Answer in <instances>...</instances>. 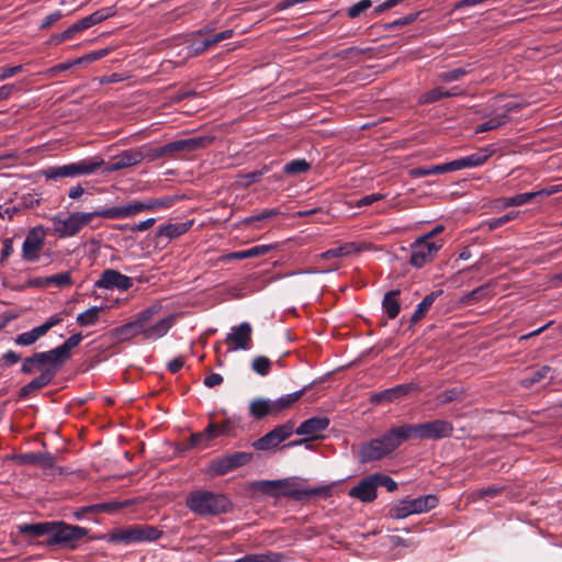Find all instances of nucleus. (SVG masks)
<instances>
[{
    "mask_svg": "<svg viewBox=\"0 0 562 562\" xmlns=\"http://www.w3.org/2000/svg\"><path fill=\"white\" fill-rule=\"evenodd\" d=\"M53 366V359L48 351L37 352L32 357L25 358L22 363L23 373H32L34 370H43V368Z\"/></svg>",
    "mask_w": 562,
    "mask_h": 562,
    "instance_id": "nucleus-25",
    "label": "nucleus"
},
{
    "mask_svg": "<svg viewBox=\"0 0 562 562\" xmlns=\"http://www.w3.org/2000/svg\"><path fill=\"white\" fill-rule=\"evenodd\" d=\"M172 203L173 198L170 196L148 199L145 201H131L124 205L113 206L114 212H112V215H115V220L130 218L142 212L168 209Z\"/></svg>",
    "mask_w": 562,
    "mask_h": 562,
    "instance_id": "nucleus-9",
    "label": "nucleus"
},
{
    "mask_svg": "<svg viewBox=\"0 0 562 562\" xmlns=\"http://www.w3.org/2000/svg\"><path fill=\"white\" fill-rule=\"evenodd\" d=\"M443 240H428L424 236L418 237L411 245L409 263L415 268H422L431 261L442 248Z\"/></svg>",
    "mask_w": 562,
    "mask_h": 562,
    "instance_id": "nucleus-10",
    "label": "nucleus"
},
{
    "mask_svg": "<svg viewBox=\"0 0 562 562\" xmlns=\"http://www.w3.org/2000/svg\"><path fill=\"white\" fill-rule=\"evenodd\" d=\"M13 254V239L5 238L2 241V250L0 255V263L3 265L8 258Z\"/></svg>",
    "mask_w": 562,
    "mask_h": 562,
    "instance_id": "nucleus-62",
    "label": "nucleus"
},
{
    "mask_svg": "<svg viewBox=\"0 0 562 562\" xmlns=\"http://www.w3.org/2000/svg\"><path fill=\"white\" fill-rule=\"evenodd\" d=\"M157 313V308L149 307L142 312H139L135 319L128 322L122 326H119L113 329V336L119 341H127L132 338L142 335V323L145 321H150V318Z\"/></svg>",
    "mask_w": 562,
    "mask_h": 562,
    "instance_id": "nucleus-13",
    "label": "nucleus"
},
{
    "mask_svg": "<svg viewBox=\"0 0 562 562\" xmlns=\"http://www.w3.org/2000/svg\"><path fill=\"white\" fill-rule=\"evenodd\" d=\"M259 484H260V490L263 493H267V494H270L273 496L284 495V496L297 497V494H299L295 491L285 490L289 485L288 480L262 481Z\"/></svg>",
    "mask_w": 562,
    "mask_h": 562,
    "instance_id": "nucleus-26",
    "label": "nucleus"
},
{
    "mask_svg": "<svg viewBox=\"0 0 562 562\" xmlns=\"http://www.w3.org/2000/svg\"><path fill=\"white\" fill-rule=\"evenodd\" d=\"M103 306H92L77 315L76 322L79 326L88 327L98 323Z\"/></svg>",
    "mask_w": 562,
    "mask_h": 562,
    "instance_id": "nucleus-36",
    "label": "nucleus"
},
{
    "mask_svg": "<svg viewBox=\"0 0 562 562\" xmlns=\"http://www.w3.org/2000/svg\"><path fill=\"white\" fill-rule=\"evenodd\" d=\"M186 505L195 515L217 516L226 513L231 503L224 494L198 490L187 495Z\"/></svg>",
    "mask_w": 562,
    "mask_h": 562,
    "instance_id": "nucleus-2",
    "label": "nucleus"
},
{
    "mask_svg": "<svg viewBox=\"0 0 562 562\" xmlns=\"http://www.w3.org/2000/svg\"><path fill=\"white\" fill-rule=\"evenodd\" d=\"M551 371V368L548 367V366H543L539 369H537L536 371L532 372V374L529 376V378H525L521 380V385L524 387H529L531 386L532 384L535 383H539L541 382L544 378L548 376V374L550 373Z\"/></svg>",
    "mask_w": 562,
    "mask_h": 562,
    "instance_id": "nucleus-44",
    "label": "nucleus"
},
{
    "mask_svg": "<svg viewBox=\"0 0 562 562\" xmlns=\"http://www.w3.org/2000/svg\"><path fill=\"white\" fill-rule=\"evenodd\" d=\"M422 389L417 383L411 382L406 384H398L394 387H390L386 390H383L381 392L374 393L370 402L372 404H380L383 402H395L398 400H402L403 397L407 396L412 392H419Z\"/></svg>",
    "mask_w": 562,
    "mask_h": 562,
    "instance_id": "nucleus-17",
    "label": "nucleus"
},
{
    "mask_svg": "<svg viewBox=\"0 0 562 562\" xmlns=\"http://www.w3.org/2000/svg\"><path fill=\"white\" fill-rule=\"evenodd\" d=\"M364 244H357V243H345L336 248L329 249L327 251H324L319 255L322 259H329V258H338V257H345L352 254L360 252L363 250Z\"/></svg>",
    "mask_w": 562,
    "mask_h": 562,
    "instance_id": "nucleus-27",
    "label": "nucleus"
},
{
    "mask_svg": "<svg viewBox=\"0 0 562 562\" xmlns=\"http://www.w3.org/2000/svg\"><path fill=\"white\" fill-rule=\"evenodd\" d=\"M503 491L502 486H487L471 492L470 498L472 501L494 498L499 495Z\"/></svg>",
    "mask_w": 562,
    "mask_h": 562,
    "instance_id": "nucleus-43",
    "label": "nucleus"
},
{
    "mask_svg": "<svg viewBox=\"0 0 562 562\" xmlns=\"http://www.w3.org/2000/svg\"><path fill=\"white\" fill-rule=\"evenodd\" d=\"M452 171H453V167H452L451 161H449L446 164L436 165V166H431V167L414 168L409 171V173L414 178H419V177H426V176H430V175H439V173H446V172H452Z\"/></svg>",
    "mask_w": 562,
    "mask_h": 562,
    "instance_id": "nucleus-33",
    "label": "nucleus"
},
{
    "mask_svg": "<svg viewBox=\"0 0 562 562\" xmlns=\"http://www.w3.org/2000/svg\"><path fill=\"white\" fill-rule=\"evenodd\" d=\"M376 487L384 486L389 492H394L397 488V483L389 475L383 473H373Z\"/></svg>",
    "mask_w": 562,
    "mask_h": 562,
    "instance_id": "nucleus-54",
    "label": "nucleus"
},
{
    "mask_svg": "<svg viewBox=\"0 0 562 562\" xmlns=\"http://www.w3.org/2000/svg\"><path fill=\"white\" fill-rule=\"evenodd\" d=\"M149 321L142 323V336L146 340H156L164 337L172 327L175 317L168 316L159 319L155 324L148 325Z\"/></svg>",
    "mask_w": 562,
    "mask_h": 562,
    "instance_id": "nucleus-22",
    "label": "nucleus"
},
{
    "mask_svg": "<svg viewBox=\"0 0 562 562\" xmlns=\"http://www.w3.org/2000/svg\"><path fill=\"white\" fill-rule=\"evenodd\" d=\"M190 223H170L164 226H160L157 231L156 235L158 238L165 237L167 239H173L177 238L184 233H187L190 228Z\"/></svg>",
    "mask_w": 562,
    "mask_h": 562,
    "instance_id": "nucleus-31",
    "label": "nucleus"
},
{
    "mask_svg": "<svg viewBox=\"0 0 562 562\" xmlns=\"http://www.w3.org/2000/svg\"><path fill=\"white\" fill-rule=\"evenodd\" d=\"M116 13V10L114 7H104L101 8L94 12L91 13L92 18L94 19L95 23L99 24L109 18L114 16Z\"/></svg>",
    "mask_w": 562,
    "mask_h": 562,
    "instance_id": "nucleus-58",
    "label": "nucleus"
},
{
    "mask_svg": "<svg viewBox=\"0 0 562 562\" xmlns=\"http://www.w3.org/2000/svg\"><path fill=\"white\" fill-rule=\"evenodd\" d=\"M58 370L59 368L54 363L53 366L43 368V370H41V374L37 378L33 379L30 383L25 384L21 389V396H30L35 391L48 385Z\"/></svg>",
    "mask_w": 562,
    "mask_h": 562,
    "instance_id": "nucleus-23",
    "label": "nucleus"
},
{
    "mask_svg": "<svg viewBox=\"0 0 562 562\" xmlns=\"http://www.w3.org/2000/svg\"><path fill=\"white\" fill-rule=\"evenodd\" d=\"M311 169V164L305 159H294L284 165L283 171L286 175L295 176L305 173Z\"/></svg>",
    "mask_w": 562,
    "mask_h": 562,
    "instance_id": "nucleus-42",
    "label": "nucleus"
},
{
    "mask_svg": "<svg viewBox=\"0 0 562 562\" xmlns=\"http://www.w3.org/2000/svg\"><path fill=\"white\" fill-rule=\"evenodd\" d=\"M402 437L408 439H431L438 440L448 438L453 432V425L450 422L435 419L431 422L401 426Z\"/></svg>",
    "mask_w": 562,
    "mask_h": 562,
    "instance_id": "nucleus-4",
    "label": "nucleus"
},
{
    "mask_svg": "<svg viewBox=\"0 0 562 562\" xmlns=\"http://www.w3.org/2000/svg\"><path fill=\"white\" fill-rule=\"evenodd\" d=\"M204 142L205 139L201 137L171 142L161 148V153L165 154L179 150H193L200 146H203Z\"/></svg>",
    "mask_w": 562,
    "mask_h": 562,
    "instance_id": "nucleus-29",
    "label": "nucleus"
},
{
    "mask_svg": "<svg viewBox=\"0 0 562 562\" xmlns=\"http://www.w3.org/2000/svg\"><path fill=\"white\" fill-rule=\"evenodd\" d=\"M45 232L42 226L33 227L26 235L22 245V257L26 261H37L40 251L44 246Z\"/></svg>",
    "mask_w": 562,
    "mask_h": 562,
    "instance_id": "nucleus-15",
    "label": "nucleus"
},
{
    "mask_svg": "<svg viewBox=\"0 0 562 562\" xmlns=\"http://www.w3.org/2000/svg\"><path fill=\"white\" fill-rule=\"evenodd\" d=\"M82 340L81 334L71 335L63 345L48 350L53 363L60 368L71 357V349L77 347Z\"/></svg>",
    "mask_w": 562,
    "mask_h": 562,
    "instance_id": "nucleus-21",
    "label": "nucleus"
},
{
    "mask_svg": "<svg viewBox=\"0 0 562 562\" xmlns=\"http://www.w3.org/2000/svg\"><path fill=\"white\" fill-rule=\"evenodd\" d=\"M372 7L371 0H360L359 2L352 4L347 10V15L350 19H356L361 15L364 11Z\"/></svg>",
    "mask_w": 562,
    "mask_h": 562,
    "instance_id": "nucleus-52",
    "label": "nucleus"
},
{
    "mask_svg": "<svg viewBox=\"0 0 562 562\" xmlns=\"http://www.w3.org/2000/svg\"><path fill=\"white\" fill-rule=\"evenodd\" d=\"M398 295H400V290H392V291H389L387 293H385V295L383 297V302H382L383 310L391 319H394L395 317H397V315L401 311L400 303L397 301Z\"/></svg>",
    "mask_w": 562,
    "mask_h": 562,
    "instance_id": "nucleus-32",
    "label": "nucleus"
},
{
    "mask_svg": "<svg viewBox=\"0 0 562 562\" xmlns=\"http://www.w3.org/2000/svg\"><path fill=\"white\" fill-rule=\"evenodd\" d=\"M278 214H279V210H276V209L265 210L262 213H260L258 215L246 217L243 221V223L245 225H251L254 222L271 218Z\"/></svg>",
    "mask_w": 562,
    "mask_h": 562,
    "instance_id": "nucleus-60",
    "label": "nucleus"
},
{
    "mask_svg": "<svg viewBox=\"0 0 562 562\" xmlns=\"http://www.w3.org/2000/svg\"><path fill=\"white\" fill-rule=\"evenodd\" d=\"M329 424L328 417L315 416L302 422L294 432L300 436H306V440H313L319 438V434L326 430Z\"/></svg>",
    "mask_w": 562,
    "mask_h": 562,
    "instance_id": "nucleus-19",
    "label": "nucleus"
},
{
    "mask_svg": "<svg viewBox=\"0 0 562 562\" xmlns=\"http://www.w3.org/2000/svg\"><path fill=\"white\" fill-rule=\"evenodd\" d=\"M132 285L133 282L130 277L114 269H105L94 283V288L101 290L117 289L120 291H127Z\"/></svg>",
    "mask_w": 562,
    "mask_h": 562,
    "instance_id": "nucleus-16",
    "label": "nucleus"
},
{
    "mask_svg": "<svg viewBox=\"0 0 562 562\" xmlns=\"http://www.w3.org/2000/svg\"><path fill=\"white\" fill-rule=\"evenodd\" d=\"M20 532L25 535H32L35 537H41L47 535L49 537V532L52 531V521H44L38 524H25L19 527Z\"/></svg>",
    "mask_w": 562,
    "mask_h": 562,
    "instance_id": "nucleus-38",
    "label": "nucleus"
},
{
    "mask_svg": "<svg viewBox=\"0 0 562 562\" xmlns=\"http://www.w3.org/2000/svg\"><path fill=\"white\" fill-rule=\"evenodd\" d=\"M85 31L83 26L81 25L80 21H77L76 23L69 25L66 30H64V35L66 36L67 41L74 40L78 34L82 33Z\"/></svg>",
    "mask_w": 562,
    "mask_h": 562,
    "instance_id": "nucleus-64",
    "label": "nucleus"
},
{
    "mask_svg": "<svg viewBox=\"0 0 562 562\" xmlns=\"http://www.w3.org/2000/svg\"><path fill=\"white\" fill-rule=\"evenodd\" d=\"M236 425H237L236 422L231 418L225 419L221 424H215V429L212 432L213 437L216 438L222 435H232Z\"/></svg>",
    "mask_w": 562,
    "mask_h": 562,
    "instance_id": "nucleus-53",
    "label": "nucleus"
},
{
    "mask_svg": "<svg viewBox=\"0 0 562 562\" xmlns=\"http://www.w3.org/2000/svg\"><path fill=\"white\" fill-rule=\"evenodd\" d=\"M469 69L464 67L456 68L449 71H445L439 75V78L443 82H452L461 79L463 76L469 74Z\"/></svg>",
    "mask_w": 562,
    "mask_h": 562,
    "instance_id": "nucleus-55",
    "label": "nucleus"
},
{
    "mask_svg": "<svg viewBox=\"0 0 562 562\" xmlns=\"http://www.w3.org/2000/svg\"><path fill=\"white\" fill-rule=\"evenodd\" d=\"M212 46L213 44L210 37L202 41H194L188 46L189 55L199 56Z\"/></svg>",
    "mask_w": 562,
    "mask_h": 562,
    "instance_id": "nucleus-50",
    "label": "nucleus"
},
{
    "mask_svg": "<svg viewBox=\"0 0 562 562\" xmlns=\"http://www.w3.org/2000/svg\"><path fill=\"white\" fill-rule=\"evenodd\" d=\"M506 121H507L506 111L497 112V113L493 114L488 120L476 125L474 132L483 133V132L495 130V128L504 125L506 123Z\"/></svg>",
    "mask_w": 562,
    "mask_h": 562,
    "instance_id": "nucleus-37",
    "label": "nucleus"
},
{
    "mask_svg": "<svg viewBox=\"0 0 562 562\" xmlns=\"http://www.w3.org/2000/svg\"><path fill=\"white\" fill-rule=\"evenodd\" d=\"M465 397L464 390L461 387H453L447 390L436 396V405L441 406L453 401H462Z\"/></svg>",
    "mask_w": 562,
    "mask_h": 562,
    "instance_id": "nucleus-40",
    "label": "nucleus"
},
{
    "mask_svg": "<svg viewBox=\"0 0 562 562\" xmlns=\"http://www.w3.org/2000/svg\"><path fill=\"white\" fill-rule=\"evenodd\" d=\"M376 488L373 474H370L351 487L348 495L363 503H371L376 498Z\"/></svg>",
    "mask_w": 562,
    "mask_h": 562,
    "instance_id": "nucleus-20",
    "label": "nucleus"
},
{
    "mask_svg": "<svg viewBox=\"0 0 562 562\" xmlns=\"http://www.w3.org/2000/svg\"><path fill=\"white\" fill-rule=\"evenodd\" d=\"M460 90L454 87L451 89L445 87H436L428 92L422 94L420 102L422 103H434L442 100L443 98L453 97L460 94Z\"/></svg>",
    "mask_w": 562,
    "mask_h": 562,
    "instance_id": "nucleus-28",
    "label": "nucleus"
},
{
    "mask_svg": "<svg viewBox=\"0 0 562 562\" xmlns=\"http://www.w3.org/2000/svg\"><path fill=\"white\" fill-rule=\"evenodd\" d=\"M250 415L256 419H261L268 415H274L272 400L256 398L249 405Z\"/></svg>",
    "mask_w": 562,
    "mask_h": 562,
    "instance_id": "nucleus-30",
    "label": "nucleus"
},
{
    "mask_svg": "<svg viewBox=\"0 0 562 562\" xmlns=\"http://www.w3.org/2000/svg\"><path fill=\"white\" fill-rule=\"evenodd\" d=\"M103 164L100 157L82 159L64 166L49 167L43 170V175L48 180L58 178H75L93 173Z\"/></svg>",
    "mask_w": 562,
    "mask_h": 562,
    "instance_id": "nucleus-6",
    "label": "nucleus"
},
{
    "mask_svg": "<svg viewBox=\"0 0 562 562\" xmlns=\"http://www.w3.org/2000/svg\"><path fill=\"white\" fill-rule=\"evenodd\" d=\"M487 292H488V290H487L486 285L479 286V288L474 289L473 291L467 293L461 299V303L467 305V304L477 302V301L482 300L487 294Z\"/></svg>",
    "mask_w": 562,
    "mask_h": 562,
    "instance_id": "nucleus-51",
    "label": "nucleus"
},
{
    "mask_svg": "<svg viewBox=\"0 0 562 562\" xmlns=\"http://www.w3.org/2000/svg\"><path fill=\"white\" fill-rule=\"evenodd\" d=\"M532 199H535L533 192L519 193L515 196L504 199L503 206L508 207V206L524 205V204L530 202Z\"/></svg>",
    "mask_w": 562,
    "mask_h": 562,
    "instance_id": "nucleus-48",
    "label": "nucleus"
},
{
    "mask_svg": "<svg viewBox=\"0 0 562 562\" xmlns=\"http://www.w3.org/2000/svg\"><path fill=\"white\" fill-rule=\"evenodd\" d=\"M438 505L437 496L429 494L417 498L398 501L389 512L391 518L404 519L414 514L426 513Z\"/></svg>",
    "mask_w": 562,
    "mask_h": 562,
    "instance_id": "nucleus-8",
    "label": "nucleus"
},
{
    "mask_svg": "<svg viewBox=\"0 0 562 562\" xmlns=\"http://www.w3.org/2000/svg\"><path fill=\"white\" fill-rule=\"evenodd\" d=\"M235 562H284V555L278 552L248 554Z\"/></svg>",
    "mask_w": 562,
    "mask_h": 562,
    "instance_id": "nucleus-39",
    "label": "nucleus"
},
{
    "mask_svg": "<svg viewBox=\"0 0 562 562\" xmlns=\"http://www.w3.org/2000/svg\"><path fill=\"white\" fill-rule=\"evenodd\" d=\"M162 531L149 525H131L123 528H115L106 535L109 542L113 543H135L144 541H155L159 539Z\"/></svg>",
    "mask_w": 562,
    "mask_h": 562,
    "instance_id": "nucleus-5",
    "label": "nucleus"
},
{
    "mask_svg": "<svg viewBox=\"0 0 562 562\" xmlns=\"http://www.w3.org/2000/svg\"><path fill=\"white\" fill-rule=\"evenodd\" d=\"M155 223H156V220L154 217H150V218H147V220L142 221L138 224H134V225H130V224L119 225L117 228L121 231L128 229L133 233L144 232V231H147L150 227H153Z\"/></svg>",
    "mask_w": 562,
    "mask_h": 562,
    "instance_id": "nucleus-56",
    "label": "nucleus"
},
{
    "mask_svg": "<svg viewBox=\"0 0 562 562\" xmlns=\"http://www.w3.org/2000/svg\"><path fill=\"white\" fill-rule=\"evenodd\" d=\"M372 52H373L372 47L360 48L357 46H351V47H348V48L337 52L335 54V57H337L341 60H345V59L355 58L362 54L372 53Z\"/></svg>",
    "mask_w": 562,
    "mask_h": 562,
    "instance_id": "nucleus-46",
    "label": "nucleus"
},
{
    "mask_svg": "<svg viewBox=\"0 0 562 562\" xmlns=\"http://www.w3.org/2000/svg\"><path fill=\"white\" fill-rule=\"evenodd\" d=\"M251 368L259 375L266 376L270 372L271 361L265 356H258L252 360Z\"/></svg>",
    "mask_w": 562,
    "mask_h": 562,
    "instance_id": "nucleus-47",
    "label": "nucleus"
},
{
    "mask_svg": "<svg viewBox=\"0 0 562 562\" xmlns=\"http://www.w3.org/2000/svg\"><path fill=\"white\" fill-rule=\"evenodd\" d=\"M215 429V423H210L207 427L201 431L191 436V443L193 447H201L204 441L214 439L213 431Z\"/></svg>",
    "mask_w": 562,
    "mask_h": 562,
    "instance_id": "nucleus-45",
    "label": "nucleus"
},
{
    "mask_svg": "<svg viewBox=\"0 0 562 562\" xmlns=\"http://www.w3.org/2000/svg\"><path fill=\"white\" fill-rule=\"evenodd\" d=\"M494 153H495L494 145H487V146L480 148L477 151H475L469 156L452 160L451 164L453 167V171L461 170L464 168H474V167L482 166L483 164H485L488 160V158Z\"/></svg>",
    "mask_w": 562,
    "mask_h": 562,
    "instance_id": "nucleus-18",
    "label": "nucleus"
},
{
    "mask_svg": "<svg viewBox=\"0 0 562 562\" xmlns=\"http://www.w3.org/2000/svg\"><path fill=\"white\" fill-rule=\"evenodd\" d=\"M251 460L252 453L250 452H234L226 454L212 460L209 464L207 473L212 476L224 475L249 463Z\"/></svg>",
    "mask_w": 562,
    "mask_h": 562,
    "instance_id": "nucleus-11",
    "label": "nucleus"
},
{
    "mask_svg": "<svg viewBox=\"0 0 562 562\" xmlns=\"http://www.w3.org/2000/svg\"><path fill=\"white\" fill-rule=\"evenodd\" d=\"M144 156L139 150H125L106 168L108 171H116L135 166L143 160Z\"/></svg>",
    "mask_w": 562,
    "mask_h": 562,
    "instance_id": "nucleus-24",
    "label": "nucleus"
},
{
    "mask_svg": "<svg viewBox=\"0 0 562 562\" xmlns=\"http://www.w3.org/2000/svg\"><path fill=\"white\" fill-rule=\"evenodd\" d=\"M88 530L85 527L68 525L64 521H52V531L46 541L48 547L61 546L75 549L77 542L86 537Z\"/></svg>",
    "mask_w": 562,
    "mask_h": 562,
    "instance_id": "nucleus-7",
    "label": "nucleus"
},
{
    "mask_svg": "<svg viewBox=\"0 0 562 562\" xmlns=\"http://www.w3.org/2000/svg\"><path fill=\"white\" fill-rule=\"evenodd\" d=\"M50 285L55 284L58 288L70 286L74 281L69 271L60 272L54 276H49Z\"/></svg>",
    "mask_w": 562,
    "mask_h": 562,
    "instance_id": "nucleus-57",
    "label": "nucleus"
},
{
    "mask_svg": "<svg viewBox=\"0 0 562 562\" xmlns=\"http://www.w3.org/2000/svg\"><path fill=\"white\" fill-rule=\"evenodd\" d=\"M113 206L93 212H74L67 217L60 215L50 218L53 229L60 238H68L77 235L85 226L90 225L94 217L115 220Z\"/></svg>",
    "mask_w": 562,
    "mask_h": 562,
    "instance_id": "nucleus-1",
    "label": "nucleus"
},
{
    "mask_svg": "<svg viewBox=\"0 0 562 562\" xmlns=\"http://www.w3.org/2000/svg\"><path fill=\"white\" fill-rule=\"evenodd\" d=\"M122 504L119 503H101L97 505L86 506L83 510L86 512H112L114 509L121 508Z\"/></svg>",
    "mask_w": 562,
    "mask_h": 562,
    "instance_id": "nucleus-61",
    "label": "nucleus"
},
{
    "mask_svg": "<svg viewBox=\"0 0 562 562\" xmlns=\"http://www.w3.org/2000/svg\"><path fill=\"white\" fill-rule=\"evenodd\" d=\"M516 216V213H507L501 217H497V218H492L490 221H487V226L488 228L492 231V229H495L499 226H502L503 224L512 221L513 218H515Z\"/></svg>",
    "mask_w": 562,
    "mask_h": 562,
    "instance_id": "nucleus-63",
    "label": "nucleus"
},
{
    "mask_svg": "<svg viewBox=\"0 0 562 562\" xmlns=\"http://www.w3.org/2000/svg\"><path fill=\"white\" fill-rule=\"evenodd\" d=\"M404 440L401 426L392 428L382 437L361 445L359 459L362 463L380 460L395 450Z\"/></svg>",
    "mask_w": 562,
    "mask_h": 562,
    "instance_id": "nucleus-3",
    "label": "nucleus"
},
{
    "mask_svg": "<svg viewBox=\"0 0 562 562\" xmlns=\"http://www.w3.org/2000/svg\"><path fill=\"white\" fill-rule=\"evenodd\" d=\"M64 18V13L61 12V10H56L52 13H49L48 15H46L41 24L38 25V29L40 30H45V29H48L53 24H55L56 22H58L59 20H61Z\"/></svg>",
    "mask_w": 562,
    "mask_h": 562,
    "instance_id": "nucleus-59",
    "label": "nucleus"
},
{
    "mask_svg": "<svg viewBox=\"0 0 562 562\" xmlns=\"http://www.w3.org/2000/svg\"><path fill=\"white\" fill-rule=\"evenodd\" d=\"M293 432L294 424L292 422H286L285 424L277 426L265 436L254 441L252 447L260 451L273 449L290 438Z\"/></svg>",
    "mask_w": 562,
    "mask_h": 562,
    "instance_id": "nucleus-12",
    "label": "nucleus"
},
{
    "mask_svg": "<svg viewBox=\"0 0 562 562\" xmlns=\"http://www.w3.org/2000/svg\"><path fill=\"white\" fill-rule=\"evenodd\" d=\"M251 336V325L244 322L238 326L232 327L231 333L226 336L225 342L227 344L229 351L248 350L251 348L252 344Z\"/></svg>",
    "mask_w": 562,
    "mask_h": 562,
    "instance_id": "nucleus-14",
    "label": "nucleus"
},
{
    "mask_svg": "<svg viewBox=\"0 0 562 562\" xmlns=\"http://www.w3.org/2000/svg\"><path fill=\"white\" fill-rule=\"evenodd\" d=\"M45 334L43 333V330L40 328V326H37L29 331H24L18 335L14 339V342L19 346H31L35 344Z\"/></svg>",
    "mask_w": 562,
    "mask_h": 562,
    "instance_id": "nucleus-41",
    "label": "nucleus"
},
{
    "mask_svg": "<svg viewBox=\"0 0 562 562\" xmlns=\"http://www.w3.org/2000/svg\"><path fill=\"white\" fill-rule=\"evenodd\" d=\"M304 390L293 392L286 395L279 397L278 400L272 401L274 415L280 414L281 412L289 409L293 404H295L303 395Z\"/></svg>",
    "mask_w": 562,
    "mask_h": 562,
    "instance_id": "nucleus-35",
    "label": "nucleus"
},
{
    "mask_svg": "<svg viewBox=\"0 0 562 562\" xmlns=\"http://www.w3.org/2000/svg\"><path fill=\"white\" fill-rule=\"evenodd\" d=\"M442 294V290L431 292L426 295L423 301L417 305L414 314L412 315V323L419 322L428 313L429 308L434 304L436 297Z\"/></svg>",
    "mask_w": 562,
    "mask_h": 562,
    "instance_id": "nucleus-34",
    "label": "nucleus"
},
{
    "mask_svg": "<svg viewBox=\"0 0 562 562\" xmlns=\"http://www.w3.org/2000/svg\"><path fill=\"white\" fill-rule=\"evenodd\" d=\"M419 14H420V12L409 13L405 16L394 20L393 22L386 23L384 25V29L385 30H395V29L412 24L413 22H415L418 19Z\"/></svg>",
    "mask_w": 562,
    "mask_h": 562,
    "instance_id": "nucleus-49",
    "label": "nucleus"
}]
</instances>
